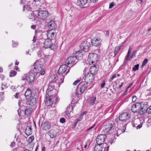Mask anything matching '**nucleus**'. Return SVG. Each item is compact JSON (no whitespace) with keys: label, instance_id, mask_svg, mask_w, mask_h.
Segmentation results:
<instances>
[{"label":"nucleus","instance_id":"obj_35","mask_svg":"<svg viewBox=\"0 0 151 151\" xmlns=\"http://www.w3.org/2000/svg\"><path fill=\"white\" fill-rule=\"evenodd\" d=\"M132 48L131 46H130L127 52V55L125 57V60H127L128 59V58L129 57V56L130 55L131 53V52Z\"/></svg>","mask_w":151,"mask_h":151},{"label":"nucleus","instance_id":"obj_27","mask_svg":"<svg viewBox=\"0 0 151 151\" xmlns=\"http://www.w3.org/2000/svg\"><path fill=\"white\" fill-rule=\"evenodd\" d=\"M32 92L31 90L29 88H28L25 93V96L27 99H29L31 96H32Z\"/></svg>","mask_w":151,"mask_h":151},{"label":"nucleus","instance_id":"obj_58","mask_svg":"<svg viewBox=\"0 0 151 151\" xmlns=\"http://www.w3.org/2000/svg\"><path fill=\"white\" fill-rule=\"evenodd\" d=\"M79 82V80H76V81H75L73 83V85H76Z\"/></svg>","mask_w":151,"mask_h":151},{"label":"nucleus","instance_id":"obj_62","mask_svg":"<svg viewBox=\"0 0 151 151\" xmlns=\"http://www.w3.org/2000/svg\"><path fill=\"white\" fill-rule=\"evenodd\" d=\"M128 89L125 90V91L123 95L124 96L126 95L127 93Z\"/></svg>","mask_w":151,"mask_h":151},{"label":"nucleus","instance_id":"obj_45","mask_svg":"<svg viewBox=\"0 0 151 151\" xmlns=\"http://www.w3.org/2000/svg\"><path fill=\"white\" fill-rule=\"evenodd\" d=\"M143 108H141L140 109V108L139 109H138V111L137 112V113H139V114L140 115H142V114H143L144 112V111H143Z\"/></svg>","mask_w":151,"mask_h":151},{"label":"nucleus","instance_id":"obj_8","mask_svg":"<svg viewBox=\"0 0 151 151\" xmlns=\"http://www.w3.org/2000/svg\"><path fill=\"white\" fill-rule=\"evenodd\" d=\"M94 75L88 73L85 77L84 80L85 82L89 85L94 81Z\"/></svg>","mask_w":151,"mask_h":151},{"label":"nucleus","instance_id":"obj_20","mask_svg":"<svg viewBox=\"0 0 151 151\" xmlns=\"http://www.w3.org/2000/svg\"><path fill=\"white\" fill-rule=\"evenodd\" d=\"M141 107L139 104H134L132 107L131 110L132 112L134 113H137L138 111V109H140Z\"/></svg>","mask_w":151,"mask_h":151},{"label":"nucleus","instance_id":"obj_22","mask_svg":"<svg viewBox=\"0 0 151 151\" xmlns=\"http://www.w3.org/2000/svg\"><path fill=\"white\" fill-rule=\"evenodd\" d=\"M55 91V90L54 89V86L49 85L48 86L46 94L49 95V96H51V95H52L53 94V93H52V91Z\"/></svg>","mask_w":151,"mask_h":151},{"label":"nucleus","instance_id":"obj_36","mask_svg":"<svg viewBox=\"0 0 151 151\" xmlns=\"http://www.w3.org/2000/svg\"><path fill=\"white\" fill-rule=\"evenodd\" d=\"M143 121H144V120H142V122H143ZM142 124H143V122H141L140 123L139 125H137V126H136V125H137V124H133V126L134 127H136L137 129H140L142 127Z\"/></svg>","mask_w":151,"mask_h":151},{"label":"nucleus","instance_id":"obj_14","mask_svg":"<svg viewBox=\"0 0 151 151\" xmlns=\"http://www.w3.org/2000/svg\"><path fill=\"white\" fill-rule=\"evenodd\" d=\"M91 42L93 45L95 46H99L101 44V40L100 39L97 37L94 38L91 40Z\"/></svg>","mask_w":151,"mask_h":151},{"label":"nucleus","instance_id":"obj_9","mask_svg":"<svg viewBox=\"0 0 151 151\" xmlns=\"http://www.w3.org/2000/svg\"><path fill=\"white\" fill-rule=\"evenodd\" d=\"M77 60L75 57L70 56L67 59L66 63L68 65L72 67L76 63Z\"/></svg>","mask_w":151,"mask_h":151},{"label":"nucleus","instance_id":"obj_18","mask_svg":"<svg viewBox=\"0 0 151 151\" xmlns=\"http://www.w3.org/2000/svg\"><path fill=\"white\" fill-rule=\"evenodd\" d=\"M98 70V68H97V65L94 64V65L90 67L89 73L95 75L97 73Z\"/></svg>","mask_w":151,"mask_h":151},{"label":"nucleus","instance_id":"obj_1","mask_svg":"<svg viewBox=\"0 0 151 151\" xmlns=\"http://www.w3.org/2000/svg\"><path fill=\"white\" fill-rule=\"evenodd\" d=\"M30 72L35 74L36 76L38 75L39 76L45 74V71L42 68L40 60H37L35 61L34 65L32 66Z\"/></svg>","mask_w":151,"mask_h":151},{"label":"nucleus","instance_id":"obj_23","mask_svg":"<svg viewBox=\"0 0 151 151\" xmlns=\"http://www.w3.org/2000/svg\"><path fill=\"white\" fill-rule=\"evenodd\" d=\"M88 0H78L77 4L80 6H83L86 5L87 3Z\"/></svg>","mask_w":151,"mask_h":151},{"label":"nucleus","instance_id":"obj_34","mask_svg":"<svg viewBox=\"0 0 151 151\" xmlns=\"http://www.w3.org/2000/svg\"><path fill=\"white\" fill-rule=\"evenodd\" d=\"M32 111V109L30 108L27 109L25 111V114L27 116H28L31 113Z\"/></svg>","mask_w":151,"mask_h":151},{"label":"nucleus","instance_id":"obj_40","mask_svg":"<svg viewBox=\"0 0 151 151\" xmlns=\"http://www.w3.org/2000/svg\"><path fill=\"white\" fill-rule=\"evenodd\" d=\"M17 74V72L13 70H11L10 73V77H13L14 76Z\"/></svg>","mask_w":151,"mask_h":151},{"label":"nucleus","instance_id":"obj_30","mask_svg":"<svg viewBox=\"0 0 151 151\" xmlns=\"http://www.w3.org/2000/svg\"><path fill=\"white\" fill-rule=\"evenodd\" d=\"M25 133L27 136H29L32 133V128L30 127H27L25 129Z\"/></svg>","mask_w":151,"mask_h":151},{"label":"nucleus","instance_id":"obj_61","mask_svg":"<svg viewBox=\"0 0 151 151\" xmlns=\"http://www.w3.org/2000/svg\"><path fill=\"white\" fill-rule=\"evenodd\" d=\"M90 1L92 2L96 3L98 1V0H90Z\"/></svg>","mask_w":151,"mask_h":151},{"label":"nucleus","instance_id":"obj_56","mask_svg":"<svg viewBox=\"0 0 151 151\" xmlns=\"http://www.w3.org/2000/svg\"><path fill=\"white\" fill-rule=\"evenodd\" d=\"M15 143L14 142H12L11 144L10 145V146L12 147H13L15 146Z\"/></svg>","mask_w":151,"mask_h":151},{"label":"nucleus","instance_id":"obj_4","mask_svg":"<svg viewBox=\"0 0 151 151\" xmlns=\"http://www.w3.org/2000/svg\"><path fill=\"white\" fill-rule=\"evenodd\" d=\"M99 56L96 53H90L88 56L87 61L90 64L96 63L98 60Z\"/></svg>","mask_w":151,"mask_h":151},{"label":"nucleus","instance_id":"obj_15","mask_svg":"<svg viewBox=\"0 0 151 151\" xmlns=\"http://www.w3.org/2000/svg\"><path fill=\"white\" fill-rule=\"evenodd\" d=\"M35 76L36 75L35 74L33 73H30V71L29 74L27 76V81L29 83L33 82L35 79Z\"/></svg>","mask_w":151,"mask_h":151},{"label":"nucleus","instance_id":"obj_54","mask_svg":"<svg viewBox=\"0 0 151 151\" xmlns=\"http://www.w3.org/2000/svg\"><path fill=\"white\" fill-rule=\"evenodd\" d=\"M105 85V81H102V83L101 84V87L102 88H103L104 87Z\"/></svg>","mask_w":151,"mask_h":151},{"label":"nucleus","instance_id":"obj_12","mask_svg":"<svg viewBox=\"0 0 151 151\" xmlns=\"http://www.w3.org/2000/svg\"><path fill=\"white\" fill-rule=\"evenodd\" d=\"M68 66L66 65L63 64L61 65L59 68L58 73L59 74H63L65 72H66V74L68 72V71H66Z\"/></svg>","mask_w":151,"mask_h":151},{"label":"nucleus","instance_id":"obj_13","mask_svg":"<svg viewBox=\"0 0 151 151\" xmlns=\"http://www.w3.org/2000/svg\"><path fill=\"white\" fill-rule=\"evenodd\" d=\"M88 84V83H87L86 82H81L79 84V86H81L80 92L82 93L84 92L87 89Z\"/></svg>","mask_w":151,"mask_h":151},{"label":"nucleus","instance_id":"obj_39","mask_svg":"<svg viewBox=\"0 0 151 151\" xmlns=\"http://www.w3.org/2000/svg\"><path fill=\"white\" fill-rule=\"evenodd\" d=\"M103 148L104 150L103 151H108L109 148V145L106 144H104L103 145Z\"/></svg>","mask_w":151,"mask_h":151},{"label":"nucleus","instance_id":"obj_2","mask_svg":"<svg viewBox=\"0 0 151 151\" xmlns=\"http://www.w3.org/2000/svg\"><path fill=\"white\" fill-rule=\"evenodd\" d=\"M59 99V98L56 95H53L46 94L45 97L44 101L46 106H51L53 103H56Z\"/></svg>","mask_w":151,"mask_h":151},{"label":"nucleus","instance_id":"obj_53","mask_svg":"<svg viewBox=\"0 0 151 151\" xmlns=\"http://www.w3.org/2000/svg\"><path fill=\"white\" fill-rule=\"evenodd\" d=\"M19 96V93H16L15 95H14V97L17 99H18Z\"/></svg>","mask_w":151,"mask_h":151},{"label":"nucleus","instance_id":"obj_33","mask_svg":"<svg viewBox=\"0 0 151 151\" xmlns=\"http://www.w3.org/2000/svg\"><path fill=\"white\" fill-rule=\"evenodd\" d=\"M36 15H37V14L35 13V11L34 13H32L29 15V17L30 19L35 20V17L36 18Z\"/></svg>","mask_w":151,"mask_h":151},{"label":"nucleus","instance_id":"obj_48","mask_svg":"<svg viewBox=\"0 0 151 151\" xmlns=\"http://www.w3.org/2000/svg\"><path fill=\"white\" fill-rule=\"evenodd\" d=\"M27 74H24L23 76H22V80H24L26 79L27 81Z\"/></svg>","mask_w":151,"mask_h":151},{"label":"nucleus","instance_id":"obj_31","mask_svg":"<svg viewBox=\"0 0 151 151\" xmlns=\"http://www.w3.org/2000/svg\"><path fill=\"white\" fill-rule=\"evenodd\" d=\"M37 84L40 86H42L44 85V79L41 78L37 80Z\"/></svg>","mask_w":151,"mask_h":151},{"label":"nucleus","instance_id":"obj_28","mask_svg":"<svg viewBox=\"0 0 151 151\" xmlns=\"http://www.w3.org/2000/svg\"><path fill=\"white\" fill-rule=\"evenodd\" d=\"M49 135L51 138H53L56 136L57 132L54 129L51 130L48 132Z\"/></svg>","mask_w":151,"mask_h":151},{"label":"nucleus","instance_id":"obj_60","mask_svg":"<svg viewBox=\"0 0 151 151\" xmlns=\"http://www.w3.org/2000/svg\"><path fill=\"white\" fill-rule=\"evenodd\" d=\"M132 84H133L132 83H131L129 85V86L127 87V88H126V90L128 89V88H129L130 87H131V86H132Z\"/></svg>","mask_w":151,"mask_h":151},{"label":"nucleus","instance_id":"obj_41","mask_svg":"<svg viewBox=\"0 0 151 151\" xmlns=\"http://www.w3.org/2000/svg\"><path fill=\"white\" fill-rule=\"evenodd\" d=\"M53 42H52V44H51V46L49 48H50L52 50H54L56 49V47H57V45L53 44Z\"/></svg>","mask_w":151,"mask_h":151},{"label":"nucleus","instance_id":"obj_46","mask_svg":"<svg viewBox=\"0 0 151 151\" xmlns=\"http://www.w3.org/2000/svg\"><path fill=\"white\" fill-rule=\"evenodd\" d=\"M125 127H123V128L121 130H120L119 129L118 131L117 132V134H118L119 133V134H120L121 133H122V132H125Z\"/></svg>","mask_w":151,"mask_h":151},{"label":"nucleus","instance_id":"obj_24","mask_svg":"<svg viewBox=\"0 0 151 151\" xmlns=\"http://www.w3.org/2000/svg\"><path fill=\"white\" fill-rule=\"evenodd\" d=\"M83 51L82 50H80L76 52L75 54V57L76 59L81 58L83 56Z\"/></svg>","mask_w":151,"mask_h":151},{"label":"nucleus","instance_id":"obj_32","mask_svg":"<svg viewBox=\"0 0 151 151\" xmlns=\"http://www.w3.org/2000/svg\"><path fill=\"white\" fill-rule=\"evenodd\" d=\"M103 148L101 147L100 145H99L97 144L96 145L94 148V151H102Z\"/></svg>","mask_w":151,"mask_h":151},{"label":"nucleus","instance_id":"obj_19","mask_svg":"<svg viewBox=\"0 0 151 151\" xmlns=\"http://www.w3.org/2000/svg\"><path fill=\"white\" fill-rule=\"evenodd\" d=\"M52 42H54L50 39L47 38L45 40L44 43V47L45 48H49L51 46V44H52Z\"/></svg>","mask_w":151,"mask_h":151},{"label":"nucleus","instance_id":"obj_29","mask_svg":"<svg viewBox=\"0 0 151 151\" xmlns=\"http://www.w3.org/2000/svg\"><path fill=\"white\" fill-rule=\"evenodd\" d=\"M96 100V97H92L89 98L88 100V102L91 105H93L95 103Z\"/></svg>","mask_w":151,"mask_h":151},{"label":"nucleus","instance_id":"obj_63","mask_svg":"<svg viewBox=\"0 0 151 151\" xmlns=\"http://www.w3.org/2000/svg\"><path fill=\"white\" fill-rule=\"evenodd\" d=\"M31 28L32 29H35V25H32Z\"/></svg>","mask_w":151,"mask_h":151},{"label":"nucleus","instance_id":"obj_3","mask_svg":"<svg viewBox=\"0 0 151 151\" xmlns=\"http://www.w3.org/2000/svg\"><path fill=\"white\" fill-rule=\"evenodd\" d=\"M35 13L37 14V15L36 16V18L41 20L45 19L48 14L47 11L44 10L35 11Z\"/></svg>","mask_w":151,"mask_h":151},{"label":"nucleus","instance_id":"obj_21","mask_svg":"<svg viewBox=\"0 0 151 151\" xmlns=\"http://www.w3.org/2000/svg\"><path fill=\"white\" fill-rule=\"evenodd\" d=\"M48 26L49 28L51 29L50 30H53L57 27V25L55 24V22L52 20L51 21L48 23Z\"/></svg>","mask_w":151,"mask_h":151},{"label":"nucleus","instance_id":"obj_50","mask_svg":"<svg viewBox=\"0 0 151 151\" xmlns=\"http://www.w3.org/2000/svg\"><path fill=\"white\" fill-rule=\"evenodd\" d=\"M60 122L61 123H64L65 122V119L63 118H62L60 119Z\"/></svg>","mask_w":151,"mask_h":151},{"label":"nucleus","instance_id":"obj_51","mask_svg":"<svg viewBox=\"0 0 151 151\" xmlns=\"http://www.w3.org/2000/svg\"><path fill=\"white\" fill-rule=\"evenodd\" d=\"M147 111L148 112L149 114H151V105L150 106L149 108L147 109Z\"/></svg>","mask_w":151,"mask_h":151},{"label":"nucleus","instance_id":"obj_42","mask_svg":"<svg viewBox=\"0 0 151 151\" xmlns=\"http://www.w3.org/2000/svg\"><path fill=\"white\" fill-rule=\"evenodd\" d=\"M34 137L33 136H31L28 139V142L29 143H31L34 140Z\"/></svg>","mask_w":151,"mask_h":151},{"label":"nucleus","instance_id":"obj_49","mask_svg":"<svg viewBox=\"0 0 151 151\" xmlns=\"http://www.w3.org/2000/svg\"><path fill=\"white\" fill-rule=\"evenodd\" d=\"M115 6L114 3V2H112L109 4V8L111 9Z\"/></svg>","mask_w":151,"mask_h":151},{"label":"nucleus","instance_id":"obj_6","mask_svg":"<svg viewBox=\"0 0 151 151\" xmlns=\"http://www.w3.org/2000/svg\"><path fill=\"white\" fill-rule=\"evenodd\" d=\"M88 39L82 42L80 48L82 50L85 52L87 51L91 45L90 42Z\"/></svg>","mask_w":151,"mask_h":151},{"label":"nucleus","instance_id":"obj_16","mask_svg":"<svg viewBox=\"0 0 151 151\" xmlns=\"http://www.w3.org/2000/svg\"><path fill=\"white\" fill-rule=\"evenodd\" d=\"M50 124L48 122L45 121L42 122L41 125V128L43 130H46L50 128Z\"/></svg>","mask_w":151,"mask_h":151},{"label":"nucleus","instance_id":"obj_17","mask_svg":"<svg viewBox=\"0 0 151 151\" xmlns=\"http://www.w3.org/2000/svg\"><path fill=\"white\" fill-rule=\"evenodd\" d=\"M29 99H30L27 102V104L32 106H35L36 103V98L32 96Z\"/></svg>","mask_w":151,"mask_h":151},{"label":"nucleus","instance_id":"obj_10","mask_svg":"<svg viewBox=\"0 0 151 151\" xmlns=\"http://www.w3.org/2000/svg\"><path fill=\"white\" fill-rule=\"evenodd\" d=\"M106 138V136L104 134H100L96 138V143L101 145L104 142Z\"/></svg>","mask_w":151,"mask_h":151},{"label":"nucleus","instance_id":"obj_47","mask_svg":"<svg viewBox=\"0 0 151 151\" xmlns=\"http://www.w3.org/2000/svg\"><path fill=\"white\" fill-rule=\"evenodd\" d=\"M147 62H148V59H145L143 61L142 63V66H144L145 65H146V64H147Z\"/></svg>","mask_w":151,"mask_h":151},{"label":"nucleus","instance_id":"obj_59","mask_svg":"<svg viewBox=\"0 0 151 151\" xmlns=\"http://www.w3.org/2000/svg\"><path fill=\"white\" fill-rule=\"evenodd\" d=\"M123 84V83H121V85H119V87H118V89H120L121 88V87H122Z\"/></svg>","mask_w":151,"mask_h":151},{"label":"nucleus","instance_id":"obj_55","mask_svg":"<svg viewBox=\"0 0 151 151\" xmlns=\"http://www.w3.org/2000/svg\"><path fill=\"white\" fill-rule=\"evenodd\" d=\"M26 0H21L20 3V4H25L26 3Z\"/></svg>","mask_w":151,"mask_h":151},{"label":"nucleus","instance_id":"obj_5","mask_svg":"<svg viewBox=\"0 0 151 151\" xmlns=\"http://www.w3.org/2000/svg\"><path fill=\"white\" fill-rule=\"evenodd\" d=\"M51 78L52 79H53V80H52L51 82L53 83H58L59 86L63 83L64 81V77L63 76H60L59 77L56 75H54L51 77Z\"/></svg>","mask_w":151,"mask_h":151},{"label":"nucleus","instance_id":"obj_43","mask_svg":"<svg viewBox=\"0 0 151 151\" xmlns=\"http://www.w3.org/2000/svg\"><path fill=\"white\" fill-rule=\"evenodd\" d=\"M139 64H137L135 65L132 68V71H136L137 70H138L139 69Z\"/></svg>","mask_w":151,"mask_h":151},{"label":"nucleus","instance_id":"obj_57","mask_svg":"<svg viewBox=\"0 0 151 151\" xmlns=\"http://www.w3.org/2000/svg\"><path fill=\"white\" fill-rule=\"evenodd\" d=\"M18 45V43L17 42L14 43L13 44V47H16Z\"/></svg>","mask_w":151,"mask_h":151},{"label":"nucleus","instance_id":"obj_52","mask_svg":"<svg viewBox=\"0 0 151 151\" xmlns=\"http://www.w3.org/2000/svg\"><path fill=\"white\" fill-rule=\"evenodd\" d=\"M132 101L133 102H134L136 101L137 99V98L136 96H132Z\"/></svg>","mask_w":151,"mask_h":151},{"label":"nucleus","instance_id":"obj_7","mask_svg":"<svg viewBox=\"0 0 151 151\" xmlns=\"http://www.w3.org/2000/svg\"><path fill=\"white\" fill-rule=\"evenodd\" d=\"M57 34L55 30H50L47 32V36L48 39L51 40L54 42H55V40L54 39L56 37Z\"/></svg>","mask_w":151,"mask_h":151},{"label":"nucleus","instance_id":"obj_38","mask_svg":"<svg viewBox=\"0 0 151 151\" xmlns=\"http://www.w3.org/2000/svg\"><path fill=\"white\" fill-rule=\"evenodd\" d=\"M121 46H119L117 47H116L115 48L114 50V54L115 56L116 54L121 49Z\"/></svg>","mask_w":151,"mask_h":151},{"label":"nucleus","instance_id":"obj_11","mask_svg":"<svg viewBox=\"0 0 151 151\" xmlns=\"http://www.w3.org/2000/svg\"><path fill=\"white\" fill-rule=\"evenodd\" d=\"M130 117V116L128 113H124L121 114L119 116V120L122 121H126Z\"/></svg>","mask_w":151,"mask_h":151},{"label":"nucleus","instance_id":"obj_44","mask_svg":"<svg viewBox=\"0 0 151 151\" xmlns=\"http://www.w3.org/2000/svg\"><path fill=\"white\" fill-rule=\"evenodd\" d=\"M7 88L6 84L2 83L1 85V90H3L4 89H6Z\"/></svg>","mask_w":151,"mask_h":151},{"label":"nucleus","instance_id":"obj_25","mask_svg":"<svg viewBox=\"0 0 151 151\" xmlns=\"http://www.w3.org/2000/svg\"><path fill=\"white\" fill-rule=\"evenodd\" d=\"M73 109V108L72 106H69L67 107L65 111L66 116L68 118L69 117L70 114Z\"/></svg>","mask_w":151,"mask_h":151},{"label":"nucleus","instance_id":"obj_26","mask_svg":"<svg viewBox=\"0 0 151 151\" xmlns=\"http://www.w3.org/2000/svg\"><path fill=\"white\" fill-rule=\"evenodd\" d=\"M113 127V125L110 123L107 124L105 127V131L106 132H108Z\"/></svg>","mask_w":151,"mask_h":151},{"label":"nucleus","instance_id":"obj_64","mask_svg":"<svg viewBox=\"0 0 151 151\" xmlns=\"http://www.w3.org/2000/svg\"><path fill=\"white\" fill-rule=\"evenodd\" d=\"M45 146H44L42 147L41 151H45Z\"/></svg>","mask_w":151,"mask_h":151},{"label":"nucleus","instance_id":"obj_37","mask_svg":"<svg viewBox=\"0 0 151 151\" xmlns=\"http://www.w3.org/2000/svg\"><path fill=\"white\" fill-rule=\"evenodd\" d=\"M137 52V51H133L132 53V55L130 56V58H129V60H131L134 57H136V55Z\"/></svg>","mask_w":151,"mask_h":151}]
</instances>
